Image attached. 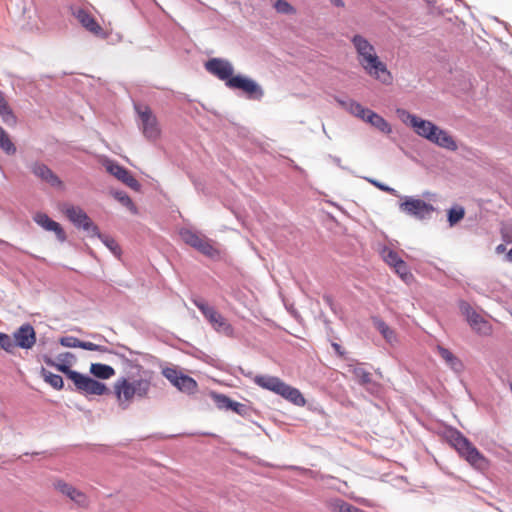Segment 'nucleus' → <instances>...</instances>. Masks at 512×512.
<instances>
[{"instance_id":"nucleus-34","label":"nucleus","mask_w":512,"mask_h":512,"mask_svg":"<svg viewBox=\"0 0 512 512\" xmlns=\"http://www.w3.org/2000/svg\"><path fill=\"white\" fill-rule=\"evenodd\" d=\"M95 237H98L101 242L117 257L120 256L121 254V249L118 245V243L115 241L114 238H112L111 236L109 235H105V234H101L99 231H98V234L95 236Z\"/></svg>"},{"instance_id":"nucleus-40","label":"nucleus","mask_w":512,"mask_h":512,"mask_svg":"<svg viewBox=\"0 0 512 512\" xmlns=\"http://www.w3.org/2000/svg\"><path fill=\"white\" fill-rule=\"evenodd\" d=\"M393 269L405 282L413 278L407 263L403 259Z\"/></svg>"},{"instance_id":"nucleus-50","label":"nucleus","mask_w":512,"mask_h":512,"mask_svg":"<svg viewBox=\"0 0 512 512\" xmlns=\"http://www.w3.org/2000/svg\"><path fill=\"white\" fill-rule=\"evenodd\" d=\"M329 158L340 168H344L342 165H341V159L337 156H333V155H329Z\"/></svg>"},{"instance_id":"nucleus-59","label":"nucleus","mask_w":512,"mask_h":512,"mask_svg":"<svg viewBox=\"0 0 512 512\" xmlns=\"http://www.w3.org/2000/svg\"><path fill=\"white\" fill-rule=\"evenodd\" d=\"M497 251H502L504 249V246L502 244H500L499 246H497Z\"/></svg>"},{"instance_id":"nucleus-46","label":"nucleus","mask_w":512,"mask_h":512,"mask_svg":"<svg viewBox=\"0 0 512 512\" xmlns=\"http://www.w3.org/2000/svg\"><path fill=\"white\" fill-rule=\"evenodd\" d=\"M348 505L349 503L342 499H336L331 503L334 512H347Z\"/></svg>"},{"instance_id":"nucleus-48","label":"nucleus","mask_w":512,"mask_h":512,"mask_svg":"<svg viewBox=\"0 0 512 512\" xmlns=\"http://www.w3.org/2000/svg\"><path fill=\"white\" fill-rule=\"evenodd\" d=\"M353 99L347 97V96H336L335 101L347 111V108L349 106V103H351Z\"/></svg>"},{"instance_id":"nucleus-57","label":"nucleus","mask_w":512,"mask_h":512,"mask_svg":"<svg viewBox=\"0 0 512 512\" xmlns=\"http://www.w3.org/2000/svg\"><path fill=\"white\" fill-rule=\"evenodd\" d=\"M119 347H120V348H122V349H125V350L129 351V353H130V354H132V353H133V351H132L130 348H128L127 346H125V345H119Z\"/></svg>"},{"instance_id":"nucleus-47","label":"nucleus","mask_w":512,"mask_h":512,"mask_svg":"<svg viewBox=\"0 0 512 512\" xmlns=\"http://www.w3.org/2000/svg\"><path fill=\"white\" fill-rule=\"evenodd\" d=\"M363 387H365V389H366L369 393H371V394H373V395H374V394H378V393H379V391H380V389H381L380 384H379V383H377V382H375V381H373L372 379H371V384H365V385H363Z\"/></svg>"},{"instance_id":"nucleus-32","label":"nucleus","mask_w":512,"mask_h":512,"mask_svg":"<svg viewBox=\"0 0 512 512\" xmlns=\"http://www.w3.org/2000/svg\"><path fill=\"white\" fill-rule=\"evenodd\" d=\"M116 393L119 399L123 396L126 401L130 400L133 396H136L133 383L128 382L126 379H123L121 384L116 386Z\"/></svg>"},{"instance_id":"nucleus-43","label":"nucleus","mask_w":512,"mask_h":512,"mask_svg":"<svg viewBox=\"0 0 512 512\" xmlns=\"http://www.w3.org/2000/svg\"><path fill=\"white\" fill-rule=\"evenodd\" d=\"M0 348L8 353H12L15 349L14 340L8 334L0 332Z\"/></svg>"},{"instance_id":"nucleus-61","label":"nucleus","mask_w":512,"mask_h":512,"mask_svg":"<svg viewBox=\"0 0 512 512\" xmlns=\"http://www.w3.org/2000/svg\"><path fill=\"white\" fill-rule=\"evenodd\" d=\"M121 405H122L123 409L127 408V405H123L122 403H121Z\"/></svg>"},{"instance_id":"nucleus-30","label":"nucleus","mask_w":512,"mask_h":512,"mask_svg":"<svg viewBox=\"0 0 512 512\" xmlns=\"http://www.w3.org/2000/svg\"><path fill=\"white\" fill-rule=\"evenodd\" d=\"M0 148L7 155H14L16 153V146L10 139L8 133L0 126Z\"/></svg>"},{"instance_id":"nucleus-9","label":"nucleus","mask_w":512,"mask_h":512,"mask_svg":"<svg viewBox=\"0 0 512 512\" xmlns=\"http://www.w3.org/2000/svg\"><path fill=\"white\" fill-rule=\"evenodd\" d=\"M63 212L76 228L84 230L89 237H94L98 234L97 225L94 224L82 208L65 204L63 206Z\"/></svg>"},{"instance_id":"nucleus-22","label":"nucleus","mask_w":512,"mask_h":512,"mask_svg":"<svg viewBox=\"0 0 512 512\" xmlns=\"http://www.w3.org/2000/svg\"><path fill=\"white\" fill-rule=\"evenodd\" d=\"M430 142L437 144L438 146L454 151L457 149V144L445 130L441 128H437L434 137L430 140Z\"/></svg>"},{"instance_id":"nucleus-3","label":"nucleus","mask_w":512,"mask_h":512,"mask_svg":"<svg viewBox=\"0 0 512 512\" xmlns=\"http://www.w3.org/2000/svg\"><path fill=\"white\" fill-rule=\"evenodd\" d=\"M445 435H447V439L452 446L469 464L480 469L487 467V459L460 431L455 428H449L446 430Z\"/></svg>"},{"instance_id":"nucleus-15","label":"nucleus","mask_w":512,"mask_h":512,"mask_svg":"<svg viewBox=\"0 0 512 512\" xmlns=\"http://www.w3.org/2000/svg\"><path fill=\"white\" fill-rule=\"evenodd\" d=\"M106 170L113 175L115 178L120 180L122 183L127 185L129 188L134 191H140L141 184L131 175L129 170L125 167L119 165L117 162L112 160H107L105 162Z\"/></svg>"},{"instance_id":"nucleus-41","label":"nucleus","mask_w":512,"mask_h":512,"mask_svg":"<svg viewBox=\"0 0 512 512\" xmlns=\"http://www.w3.org/2000/svg\"><path fill=\"white\" fill-rule=\"evenodd\" d=\"M135 395L145 397L150 389V383L147 380H134L133 382Z\"/></svg>"},{"instance_id":"nucleus-18","label":"nucleus","mask_w":512,"mask_h":512,"mask_svg":"<svg viewBox=\"0 0 512 512\" xmlns=\"http://www.w3.org/2000/svg\"><path fill=\"white\" fill-rule=\"evenodd\" d=\"M54 487L61 494L69 498L79 507H86L88 505L87 496L80 490L76 489L71 484H68L62 480H58L54 483Z\"/></svg>"},{"instance_id":"nucleus-27","label":"nucleus","mask_w":512,"mask_h":512,"mask_svg":"<svg viewBox=\"0 0 512 512\" xmlns=\"http://www.w3.org/2000/svg\"><path fill=\"white\" fill-rule=\"evenodd\" d=\"M439 355L447 365L454 371H460L462 368L461 361L447 348L438 346Z\"/></svg>"},{"instance_id":"nucleus-44","label":"nucleus","mask_w":512,"mask_h":512,"mask_svg":"<svg viewBox=\"0 0 512 512\" xmlns=\"http://www.w3.org/2000/svg\"><path fill=\"white\" fill-rule=\"evenodd\" d=\"M274 8L278 13L281 14H293L295 12V8L286 0H277L274 4Z\"/></svg>"},{"instance_id":"nucleus-7","label":"nucleus","mask_w":512,"mask_h":512,"mask_svg":"<svg viewBox=\"0 0 512 512\" xmlns=\"http://www.w3.org/2000/svg\"><path fill=\"white\" fill-rule=\"evenodd\" d=\"M396 114L404 124L411 126L417 135L429 141L434 137L438 126L431 121L421 119L401 108L396 110Z\"/></svg>"},{"instance_id":"nucleus-16","label":"nucleus","mask_w":512,"mask_h":512,"mask_svg":"<svg viewBox=\"0 0 512 512\" xmlns=\"http://www.w3.org/2000/svg\"><path fill=\"white\" fill-rule=\"evenodd\" d=\"M59 343L63 347L81 348L88 351H98L101 353H111L118 355V353L108 349L106 346L95 344L92 342L81 341L74 336H63L59 339Z\"/></svg>"},{"instance_id":"nucleus-58","label":"nucleus","mask_w":512,"mask_h":512,"mask_svg":"<svg viewBox=\"0 0 512 512\" xmlns=\"http://www.w3.org/2000/svg\"><path fill=\"white\" fill-rule=\"evenodd\" d=\"M93 338H98V339H104L105 340V338L102 335H99V334L93 335Z\"/></svg>"},{"instance_id":"nucleus-56","label":"nucleus","mask_w":512,"mask_h":512,"mask_svg":"<svg viewBox=\"0 0 512 512\" xmlns=\"http://www.w3.org/2000/svg\"><path fill=\"white\" fill-rule=\"evenodd\" d=\"M0 246L9 247L10 244L7 241H5V240L0 239Z\"/></svg>"},{"instance_id":"nucleus-37","label":"nucleus","mask_w":512,"mask_h":512,"mask_svg":"<svg viewBox=\"0 0 512 512\" xmlns=\"http://www.w3.org/2000/svg\"><path fill=\"white\" fill-rule=\"evenodd\" d=\"M370 109L363 107L359 102L352 100L351 103H349V106L347 108V111L352 114L355 117H358L362 120L365 119L368 111Z\"/></svg>"},{"instance_id":"nucleus-49","label":"nucleus","mask_w":512,"mask_h":512,"mask_svg":"<svg viewBox=\"0 0 512 512\" xmlns=\"http://www.w3.org/2000/svg\"><path fill=\"white\" fill-rule=\"evenodd\" d=\"M323 300L333 311L335 310V308H334V300H333V297L331 295H324L323 296Z\"/></svg>"},{"instance_id":"nucleus-42","label":"nucleus","mask_w":512,"mask_h":512,"mask_svg":"<svg viewBox=\"0 0 512 512\" xmlns=\"http://www.w3.org/2000/svg\"><path fill=\"white\" fill-rule=\"evenodd\" d=\"M162 374L173 386H175L183 373L176 368L166 367L162 370Z\"/></svg>"},{"instance_id":"nucleus-10","label":"nucleus","mask_w":512,"mask_h":512,"mask_svg":"<svg viewBox=\"0 0 512 512\" xmlns=\"http://www.w3.org/2000/svg\"><path fill=\"white\" fill-rule=\"evenodd\" d=\"M134 109L140 118V128L149 140H156L160 135V128L156 116L148 106L135 104Z\"/></svg>"},{"instance_id":"nucleus-36","label":"nucleus","mask_w":512,"mask_h":512,"mask_svg":"<svg viewBox=\"0 0 512 512\" xmlns=\"http://www.w3.org/2000/svg\"><path fill=\"white\" fill-rule=\"evenodd\" d=\"M465 210L462 206L452 207L448 210L447 220L452 227L464 218Z\"/></svg>"},{"instance_id":"nucleus-19","label":"nucleus","mask_w":512,"mask_h":512,"mask_svg":"<svg viewBox=\"0 0 512 512\" xmlns=\"http://www.w3.org/2000/svg\"><path fill=\"white\" fill-rule=\"evenodd\" d=\"M75 360L74 354L64 352L57 355V361L49 356H44V362L50 367H55L59 372L64 373L71 380V373L76 372L70 368L72 361Z\"/></svg>"},{"instance_id":"nucleus-8","label":"nucleus","mask_w":512,"mask_h":512,"mask_svg":"<svg viewBox=\"0 0 512 512\" xmlns=\"http://www.w3.org/2000/svg\"><path fill=\"white\" fill-rule=\"evenodd\" d=\"M226 87L232 90L242 91L249 100L260 101L264 96L262 86L254 79L242 74H237L226 82Z\"/></svg>"},{"instance_id":"nucleus-29","label":"nucleus","mask_w":512,"mask_h":512,"mask_svg":"<svg viewBox=\"0 0 512 512\" xmlns=\"http://www.w3.org/2000/svg\"><path fill=\"white\" fill-rule=\"evenodd\" d=\"M348 371L351 372L360 386L371 384V374L359 365H348Z\"/></svg>"},{"instance_id":"nucleus-2","label":"nucleus","mask_w":512,"mask_h":512,"mask_svg":"<svg viewBox=\"0 0 512 512\" xmlns=\"http://www.w3.org/2000/svg\"><path fill=\"white\" fill-rule=\"evenodd\" d=\"M253 380L259 387L281 396L296 406L303 407L306 404V400L300 390L285 383L279 377L256 375Z\"/></svg>"},{"instance_id":"nucleus-5","label":"nucleus","mask_w":512,"mask_h":512,"mask_svg":"<svg viewBox=\"0 0 512 512\" xmlns=\"http://www.w3.org/2000/svg\"><path fill=\"white\" fill-rule=\"evenodd\" d=\"M191 301L200 310L215 331L222 332L226 335L232 334V326L213 306H210L201 297H194Z\"/></svg>"},{"instance_id":"nucleus-11","label":"nucleus","mask_w":512,"mask_h":512,"mask_svg":"<svg viewBox=\"0 0 512 512\" xmlns=\"http://www.w3.org/2000/svg\"><path fill=\"white\" fill-rule=\"evenodd\" d=\"M71 380L78 390L87 394L104 395L108 392V388L104 383L80 372H72Z\"/></svg>"},{"instance_id":"nucleus-52","label":"nucleus","mask_w":512,"mask_h":512,"mask_svg":"<svg viewBox=\"0 0 512 512\" xmlns=\"http://www.w3.org/2000/svg\"><path fill=\"white\" fill-rule=\"evenodd\" d=\"M332 347L334 348V350L336 351V353H338L339 355H342L343 352L341 350V346L338 344V343H333L332 344Z\"/></svg>"},{"instance_id":"nucleus-26","label":"nucleus","mask_w":512,"mask_h":512,"mask_svg":"<svg viewBox=\"0 0 512 512\" xmlns=\"http://www.w3.org/2000/svg\"><path fill=\"white\" fill-rule=\"evenodd\" d=\"M175 387L179 391L191 395L197 392L198 384L192 377L182 374Z\"/></svg>"},{"instance_id":"nucleus-20","label":"nucleus","mask_w":512,"mask_h":512,"mask_svg":"<svg viewBox=\"0 0 512 512\" xmlns=\"http://www.w3.org/2000/svg\"><path fill=\"white\" fill-rule=\"evenodd\" d=\"M32 173L44 182H47L52 187L62 185L60 178L44 163L35 162L31 166Z\"/></svg>"},{"instance_id":"nucleus-13","label":"nucleus","mask_w":512,"mask_h":512,"mask_svg":"<svg viewBox=\"0 0 512 512\" xmlns=\"http://www.w3.org/2000/svg\"><path fill=\"white\" fill-rule=\"evenodd\" d=\"M70 11L83 28L95 36L104 37L105 33L102 27L87 9L77 5H72L70 6Z\"/></svg>"},{"instance_id":"nucleus-14","label":"nucleus","mask_w":512,"mask_h":512,"mask_svg":"<svg viewBox=\"0 0 512 512\" xmlns=\"http://www.w3.org/2000/svg\"><path fill=\"white\" fill-rule=\"evenodd\" d=\"M205 68L218 79L225 81V83L235 76L233 75V65L227 59L211 58L205 63Z\"/></svg>"},{"instance_id":"nucleus-55","label":"nucleus","mask_w":512,"mask_h":512,"mask_svg":"<svg viewBox=\"0 0 512 512\" xmlns=\"http://www.w3.org/2000/svg\"><path fill=\"white\" fill-rule=\"evenodd\" d=\"M506 260L512 262V248L507 252Z\"/></svg>"},{"instance_id":"nucleus-38","label":"nucleus","mask_w":512,"mask_h":512,"mask_svg":"<svg viewBox=\"0 0 512 512\" xmlns=\"http://www.w3.org/2000/svg\"><path fill=\"white\" fill-rule=\"evenodd\" d=\"M211 396H212L217 408L223 409V410H230L233 400L230 399L228 396H226L225 394H220V393H215V392H212Z\"/></svg>"},{"instance_id":"nucleus-45","label":"nucleus","mask_w":512,"mask_h":512,"mask_svg":"<svg viewBox=\"0 0 512 512\" xmlns=\"http://www.w3.org/2000/svg\"><path fill=\"white\" fill-rule=\"evenodd\" d=\"M365 179L369 183H371L372 185H374L375 187L380 189L381 191L387 192V193H389L391 195H394V196H398L397 191L394 188H392V187H390V186H388V185H386V184H384V183H382V182H380V181H378L376 179H372V178H365Z\"/></svg>"},{"instance_id":"nucleus-1","label":"nucleus","mask_w":512,"mask_h":512,"mask_svg":"<svg viewBox=\"0 0 512 512\" xmlns=\"http://www.w3.org/2000/svg\"><path fill=\"white\" fill-rule=\"evenodd\" d=\"M351 42L358 54V61L364 71L382 83L387 84L391 80V74L376 54L374 46L362 35L356 34Z\"/></svg>"},{"instance_id":"nucleus-6","label":"nucleus","mask_w":512,"mask_h":512,"mask_svg":"<svg viewBox=\"0 0 512 512\" xmlns=\"http://www.w3.org/2000/svg\"><path fill=\"white\" fill-rule=\"evenodd\" d=\"M402 200L399 204L400 211L417 220L430 219L436 210L432 204L412 196H403Z\"/></svg>"},{"instance_id":"nucleus-51","label":"nucleus","mask_w":512,"mask_h":512,"mask_svg":"<svg viewBox=\"0 0 512 512\" xmlns=\"http://www.w3.org/2000/svg\"><path fill=\"white\" fill-rule=\"evenodd\" d=\"M347 512H364L362 509L353 506L349 503L348 508L346 509Z\"/></svg>"},{"instance_id":"nucleus-25","label":"nucleus","mask_w":512,"mask_h":512,"mask_svg":"<svg viewBox=\"0 0 512 512\" xmlns=\"http://www.w3.org/2000/svg\"><path fill=\"white\" fill-rule=\"evenodd\" d=\"M90 373L99 379H109L115 374V370L107 364L92 363Z\"/></svg>"},{"instance_id":"nucleus-12","label":"nucleus","mask_w":512,"mask_h":512,"mask_svg":"<svg viewBox=\"0 0 512 512\" xmlns=\"http://www.w3.org/2000/svg\"><path fill=\"white\" fill-rule=\"evenodd\" d=\"M458 306L472 329L481 334H488L490 332L491 326L489 323L467 301L460 300Z\"/></svg>"},{"instance_id":"nucleus-39","label":"nucleus","mask_w":512,"mask_h":512,"mask_svg":"<svg viewBox=\"0 0 512 512\" xmlns=\"http://www.w3.org/2000/svg\"><path fill=\"white\" fill-rule=\"evenodd\" d=\"M230 410L246 418H251L252 414L254 413L253 409L249 405L234 400L230 407Z\"/></svg>"},{"instance_id":"nucleus-35","label":"nucleus","mask_w":512,"mask_h":512,"mask_svg":"<svg viewBox=\"0 0 512 512\" xmlns=\"http://www.w3.org/2000/svg\"><path fill=\"white\" fill-rule=\"evenodd\" d=\"M381 256L385 263L394 268L402 258L394 250L384 246L381 250Z\"/></svg>"},{"instance_id":"nucleus-54","label":"nucleus","mask_w":512,"mask_h":512,"mask_svg":"<svg viewBox=\"0 0 512 512\" xmlns=\"http://www.w3.org/2000/svg\"><path fill=\"white\" fill-rule=\"evenodd\" d=\"M422 196H423L424 198L431 199L432 197H435V194H433V193H431V192H429V191H425V192H423Z\"/></svg>"},{"instance_id":"nucleus-4","label":"nucleus","mask_w":512,"mask_h":512,"mask_svg":"<svg viewBox=\"0 0 512 512\" xmlns=\"http://www.w3.org/2000/svg\"><path fill=\"white\" fill-rule=\"evenodd\" d=\"M179 236L186 244L210 259H218L220 251L214 247V242L200 231L189 227L179 230Z\"/></svg>"},{"instance_id":"nucleus-21","label":"nucleus","mask_w":512,"mask_h":512,"mask_svg":"<svg viewBox=\"0 0 512 512\" xmlns=\"http://www.w3.org/2000/svg\"><path fill=\"white\" fill-rule=\"evenodd\" d=\"M34 221L45 230L54 232L60 242L66 241V234L62 226L58 222L51 219L47 214H36Z\"/></svg>"},{"instance_id":"nucleus-23","label":"nucleus","mask_w":512,"mask_h":512,"mask_svg":"<svg viewBox=\"0 0 512 512\" xmlns=\"http://www.w3.org/2000/svg\"><path fill=\"white\" fill-rule=\"evenodd\" d=\"M364 121L384 134L392 133L391 125L381 115L372 110L368 111Z\"/></svg>"},{"instance_id":"nucleus-28","label":"nucleus","mask_w":512,"mask_h":512,"mask_svg":"<svg viewBox=\"0 0 512 512\" xmlns=\"http://www.w3.org/2000/svg\"><path fill=\"white\" fill-rule=\"evenodd\" d=\"M373 323L376 329L381 333L384 339L392 344L396 341V334L393 329H391L382 319L373 318Z\"/></svg>"},{"instance_id":"nucleus-33","label":"nucleus","mask_w":512,"mask_h":512,"mask_svg":"<svg viewBox=\"0 0 512 512\" xmlns=\"http://www.w3.org/2000/svg\"><path fill=\"white\" fill-rule=\"evenodd\" d=\"M113 197L123 206L127 207L133 214H137L138 210L129 195L120 190L112 191Z\"/></svg>"},{"instance_id":"nucleus-24","label":"nucleus","mask_w":512,"mask_h":512,"mask_svg":"<svg viewBox=\"0 0 512 512\" xmlns=\"http://www.w3.org/2000/svg\"><path fill=\"white\" fill-rule=\"evenodd\" d=\"M0 116L2 121L7 125H15L16 124V116L13 111L7 104L4 93L0 90Z\"/></svg>"},{"instance_id":"nucleus-17","label":"nucleus","mask_w":512,"mask_h":512,"mask_svg":"<svg viewBox=\"0 0 512 512\" xmlns=\"http://www.w3.org/2000/svg\"><path fill=\"white\" fill-rule=\"evenodd\" d=\"M15 347L30 349L36 342V333L29 323L21 325L13 334Z\"/></svg>"},{"instance_id":"nucleus-53","label":"nucleus","mask_w":512,"mask_h":512,"mask_svg":"<svg viewBox=\"0 0 512 512\" xmlns=\"http://www.w3.org/2000/svg\"><path fill=\"white\" fill-rule=\"evenodd\" d=\"M331 2L333 3V5H335L336 7H343L344 6V2L343 0H331Z\"/></svg>"},{"instance_id":"nucleus-31","label":"nucleus","mask_w":512,"mask_h":512,"mask_svg":"<svg viewBox=\"0 0 512 512\" xmlns=\"http://www.w3.org/2000/svg\"><path fill=\"white\" fill-rule=\"evenodd\" d=\"M42 376L44 377V380L50 384L54 389L61 390L64 387V381L63 378L59 374H54L45 368H42L41 371Z\"/></svg>"},{"instance_id":"nucleus-60","label":"nucleus","mask_w":512,"mask_h":512,"mask_svg":"<svg viewBox=\"0 0 512 512\" xmlns=\"http://www.w3.org/2000/svg\"><path fill=\"white\" fill-rule=\"evenodd\" d=\"M322 129H323L324 134H325L328 138H330V137H329V135H328V134H327V132H326V128H325V126H324V125H322Z\"/></svg>"}]
</instances>
